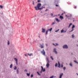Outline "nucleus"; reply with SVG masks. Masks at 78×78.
<instances>
[{"mask_svg":"<svg viewBox=\"0 0 78 78\" xmlns=\"http://www.w3.org/2000/svg\"><path fill=\"white\" fill-rule=\"evenodd\" d=\"M66 17H67V15H66Z\"/></svg>","mask_w":78,"mask_h":78,"instance_id":"nucleus-54","label":"nucleus"},{"mask_svg":"<svg viewBox=\"0 0 78 78\" xmlns=\"http://www.w3.org/2000/svg\"><path fill=\"white\" fill-rule=\"evenodd\" d=\"M72 55V53H71Z\"/></svg>","mask_w":78,"mask_h":78,"instance_id":"nucleus-59","label":"nucleus"},{"mask_svg":"<svg viewBox=\"0 0 78 78\" xmlns=\"http://www.w3.org/2000/svg\"><path fill=\"white\" fill-rule=\"evenodd\" d=\"M48 30H47L46 32V34H48Z\"/></svg>","mask_w":78,"mask_h":78,"instance_id":"nucleus-18","label":"nucleus"},{"mask_svg":"<svg viewBox=\"0 0 78 78\" xmlns=\"http://www.w3.org/2000/svg\"><path fill=\"white\" fill-rule=\"evenodd\" d=\"M27 55L29 56H31V55H32V54L31 53V54H29V53H28Z\"/></svg>","mask_w":78,"mask_h":78,"instance_id":"nucleus-15","label":"nucleus"},{"mask_svg":"<svg viewBox=\"0 0 78 78\" xmlns=\"http://www.w3.org/2000/svg\"><path fill=\"white\" fill-rule=\"evenodd\" d=\"M14 59L16 62H17V58H14Z\"/></svg>","mask_w":78,"mask_h":78,"instance_id":"nucleus-17","label":"nucleus"},{"mask_svg":"<svg viewBox=\"0 0 78 78\" xmlns=\"http://www.w3.org/2000/svg\"><path fill=\"white\" fill-rule=\"evenodd\" d=\"M53 45H54V46H56V45L55 44H53Z\"/></svg>","mask_w":78,"mask_h":78,"instance_id":"nucleus-46","label":"nucleus"},{"mask_svg":"<svg viewBox=\"0 0 78 78\" xmlns=\"http://www.w3.org/2000/svg\"><path fill=\"white\" fill-rule=\"evenodd\" d=\"M59 18L61 19V20H62L63 19V17L62 16H60Z\"/></svg>","mask_w":78,"mask_h":78,"instance_id":"nucleus-13","label":"nucleus"},{"mask_svg":"<svg viewBox=\"0 0 78 78\" xmlns=\"http://www.w3.org/2000/svg\"><path fill=\"white\" fill-rule=\"evenodd\" d=\"M0 8H1L2 9H3V6L2 5H0Z\"/></svg>","mask_w":78,"mask_h":78,"instance_id":"nucleus-21","label":"nucleus"},{"mask_svg":"<svg viewBox=\"0 0 78 78\" xmlns=\"http://www.w3.org/2000/svg\"><path fill=\"white\" fill-rule=\"evenodd\" d=\"M45 69H43V72H45Z\"/></svg>","mask_w":78,"mask_h":78,"instance_id":"nucleus-31","label":"nucleus"},{"mask_svg":"<svg viewBox=\"0 0 78 78\" xmlns=\"http://www.w3.org/2000/svg\"><path fill=\"white\" fill-rule=\"evenodd\" d=\"M63 48H68V46L67 45H65L63 46Z\"/></svg>","mask_w":78,"mask_h":78,"instance_id":"nucleus-4","label":"nucleus"},{"mask_svg":"<svg viewBox=\"0 0 78 78\" xmlns=\"http://www.w3.org/2000/svg\"><path fill=\"white\" fill-rule=\"evenodd\" d=\"M47 10H48V9H46L45 11H47Z\"/></svg>","mask_w":78,"mask_h":78,"instance_id":"nucleus-52","label":"nucleus"},{"mask_svg":"<svg viewBox=\"0 0 78 78\" xmlns=\"http://www.w3.org/2000/svg\"><path fill=\"white\" fill-rule=\"evenodd\" d=\"M73 22H74V20H73Z\"/></svg>","mask_w":78,"mask_h":78,"instance_id":"nucleus-58","label":"nucleus"},{"mask_svg":"<svg viewBox=\"0 0 78 78\" xmlns=\"http://www.w3.org/2000/svg\"><path fill=\"white\" fill-rule=\"evenodd\" d=\"M16 65H18V64L17 63V62H16Z\"/></svg>","mask_w":78,"mask_h":78,"instance_id":"nucleus-42","label":"nucleus"},{"mask_svg":"<svg viewBox=\"0 0 78 78\" xmlns=\"http://www.w3.org/2000/svg\"><path fill=\"white\" fill-rule=\"evenodd\" d=\"M59 30V29H58L57 30H55V32H58V31Z\"/></svg>","mask_w":78,"mask_h":78,"instance_id":"nucleus-32","label":"nucleus"},{"mask_svg":"<svg viewBox=\"0 0 78 78\" xmlns=\"http://www.w3.org/2000/svg\"><path fill=\"white\" fill-rule=\"evenodd\" d=\"M51 16H53V13H51Z\"/></svg>","mask_w":78,"mask_h":78,"instance_id":"nucleus-51","label":"nucleus"},{"mask_svg":"<svg viewBox=\"0 0 78 78\" xmlns=\"http://www.w3.org/2000/svg\"><path fill=\"white\" fill-rule=\"evenodd\" d=\"M24 72H27V69H25L24 70Z\"/></svg>","mask_w":78,"mask_h":78,"instance_id":"nucleus-37","label":"nucleus"},{"mask_svg":"<svg viewBox=\"0 0 78 78\" xmlns=\"http://www.w3.org/2000/svg\"><path fill=\"white\" fill-rule=\"evenodd\" d=\"M55 6H58V5H56Z\"/></svg>","mask_w":78,"mask_h":78,"instance_id":"nucleus-50","label":"nucleus"},{"mask_svg":"<svg viewBox=\"0 0 78 78\" xmlns=\"http://www.w3.org/2000/svg\"><path fill=\"white\" fill-rule=\"evenodd\" d=\"M55 23H52L51 24V25H54V24H55Z\"/></svg>","mask_w":78,"mask_h":78,"instance_id":"nucleus-29","label":"nucleus"},{"mask_svg":"<svg viewBox=\"0 0 78 78\" xmlns=\"http://www.w3.org/2000/svg\"><path fill=\"white\" fill-rule=\"evenodd\" d=\"M14 70H16V69H17V67H16V66H15L14 67Z\"/></svg>","mask_w":78,"mask_h":78,"instance_id":"nucleus-20","label":"nucleus"},{"mask_svg":"<svg viewBox=\"0 0 78 78\" xmlns=\"http://www.w3.org/2000/svg\"><path fill=\"white\" fill-rule=\"evenodd\" d=\"M62 75H63V73H62V74H60V76L59 78H62Z\"/></svg>","mask_w":78,"mask_h":78,"instance_id":"nucleus-11","label":"nucleus"},{"mask_svg":"<svg viewBox=\"0 0 78 78\" xmlns=\"http://www.w3.org/2000/svg\"><path fill=\"white\" fill-rule=\"evenodd\" d=\"M72 25V23H70L69 24V26L68 27V28H70V26H71V25Z\"/></svg>","mask_w":78,"mask_h":78,"instance_id":"nucleus-19","label":"nucleus"},{"mask_svg":"<svg viewBox=\"0 0 78 78\" xmlns=\"http://www.w3.org/2000/svg\"><path fill=\"white\" fill-rule=\"evenodd\" d=\"M69 65H70V66H72V64L71 63H70V64H69Z\"/></svg>","mask_w":78,"mask_h":78,"instance_id":"nucleus-36","label":"nucleus"},{"mask_svg":"<svg viewBox=\"0 0 78 78\" xmlns=\"http://www.w3.org/2000/svg\"><path fill=\"white\" fill-rule=\"evenodd\" d=\"M55 20H56V21H57V22H59V20H58V19L57 18H56L55 19Z\"/></svg>","mask_w":78,"mask_h":78,"instance_id":"nucleus-14","label":"nucleus"},{"mask_svg":"<svg viewBox=\"0 0 78 78\" xmlns=\"http://www.w3.org/2000/svg\"><path fill=\"white\" fill-rule=\"evenodd\" d=\"M58 16H59V14H58Z\"/></svg>","mask_w":78,"mask_h":78,"instance_id":"nucleus-57","label":"nucleus"},{"mask_svg":"<svg viewBox=\"0 0 78 78\" xmlns=\"http://www.w3.org/2000/svg\"><path fill=\"white\" fill-rule=\"evenodd\" d=\"M33 74H32V75H31V77H33Z\"/></svg>","mask_w":78,"mask_h":78,"instance_id":"nucleus-40","label":"nucleus"},{"mask_svg":"<svg viewBox=\"0 0 78 78\" xmlns=\"http://www.w3.org/2000/svg\"><path fill=\"white\" fill-rule=\"evenodd\" d=\"M76 74L77 75H78V74L77 73H76Z\"/></svg>","mask_w":78,"mask_h":78,"instance_id":"nucleus-53","label":"nucleus"},{"mask_svg":"<svg viewBox=\"0 0 78 78\" xmlns=\"http://www.w3.org/2000/svg\"><path fill=\"white\" fill-rule=\"evenodd\" d=\"M55 44H56V45H57V46L58 45V43H56Z\"/></svg>","mask_w":78,"mask_h":78,"instance_id":"nucleus-44","label":"nucleus"},{"mask_svg":"<svg viewBox=\"0 0 78 78\" xmlns=\"http://www.w3.org/2000/svg\"><path fill=\"white\" fill-rule=\"evenodd\" d=\"M64 13H65V12L64 13H63L62 14V15H63V14H64Z\"/></svg>","mask_w":78,"mask_h":78,"instance_id":"nucleus-47","label":"nucleus"},{"mask_svg":"<svg viewBox=\"0 0 78 78\" xmlns=\"http://www.w3.org/2000/svg\"><path fill=\"white\" fill-rule=\"evenodd\" d=\"M42 33H45V29L42 28Z\"/></svg>","mask_w":78,"mask_h":78,"instance_id":"nucleus-7","label":"nucleus"},{"mask_svg":"<svg viewBox=\"0 0 78 78\" xmlns=\"http://www.w3.org/2000/svg\"><path fill=\"white\" fill-rule=\"evenodd\" d=\"M43 71V70H41L40 71V73H42V72Z\"/></svg>","mask_w":78,"mask_h":78,"instance_id":"nucleus-48","label":"nucleus"},{"mask_svg":"<svg viewBox=\"0 0 78 78\" xmlns=\"http://www.w3.org/2000/svg\"><path fill=\"white\" fill-rule=\"evenodd\" d=\"M66 67H64L63 68V70H66Z\"/></svg>","mask_w":78,"mask_h":78,"instance_id":"nucleus-24","label":"nucleus"},{"mask_svg":"<svg viewBox=\"0 0 78 78\" xmlns=\"http://www.w3.org/2000/svg\"><path fill=\"white\" fill-rule=\"evenodd\" d=\"M58 67H59V68H60V67H61V66H60V63H59V62H58Z\"/></svg>","mask_w":78,"mask_h":78,"instance_id":"nucleus-10","label":"nucleus"},{"mask_svg":"<svg viewBox=\"0 0 78 78\" xmlns=\"http://www.w3.org/2000/svg\"><path fill=\"white\" fill-rule=\"evenodd\" d=\"M46 45H47V44H46Z\"/></svg>","mask_w":78,"mask_h":78,"instance_id":"nucleus-56","label":"nucleus"},{"mask_svg":"<svg viewBox=\"0 0 78 78\" xmlns=\"http://www.w3.org/2000/svg\"><path fill=\"white\" fill-rule=\"evenodd\" d=\"M27 76H30V73L29 74L27 73Z\"/></svg>","mask_w":78,"mask_h":78,"instance_id":"nucleus-30","label":"nucleus"},{"mask_svg":"<svg viewBox=\"0 0 78 78\" xmlns=\"http://www.w3.org/2000/svg\"><path fill=\"white\" fill-rule=\"evenodd\" d=\"M74 62H75L76 63V64H78V62H76V61H74Z\"/></svg>","mask_w":78,"mask_h":78,"instance_id":"nucleus-26","label":"nucleus"},{"mask_svg":"<svg viewBox=\"0 0 78 78\" xmlns=\"http://www.w3.org/2000/svg\"><path fill=\"white\" fill-rule=\"evenodd\" d=\"M41 69H41V70H43V67H42V66H41Z\"/></svg>","mask_w":78,"mask_h":78,"instance_id":"nucleus-34","label":"nucleus"},{"mask_svg":"<svg viewBox=\"0 0 78 78\" xmlns=\"http://www.w3.org/2000/svg\"><path fill=\"white\" fill-rule=\"evenodd\" d=\"M41 2V1H40V0H37V2Z\"/></svg>","mask_w":78,"mask_h":78,"instance_id":"nucleus-39","label":"nucleus"},{"mask_svg":"<svg viewBox=\"0 0 78 78\" xmlns=\"http://www.w3.org/2000/svg\"><path fill=\"white\" fill-rule=\"evenodd\" d=\"M57 66H58V64H57V63H56L55 65V67H57Z\"/></svg>","mask_w":78,"mask_h":78,"instance_id":"nucleus-28","label":"nucleus"},{"mask_svg":"<svg viewBox=\"0 0 78 78\" xmlns=\"http://www.w3.org/2000/svg\"><path fill=\"white\" fill-rule=\"evenodd\" d=\"M46 60H47V62H50V61H49V60H48V58L47 57L46 58Z\"/></svg>","mask_w":78,"mask_h":78,"instance_id":"nucleus-12","label":"nucleus"},{"mask_svg":"<svg viewBox=\"0 0 78 78\" xmlns=\"http://www.w3.org/2000/svg\"><path fill=\"white\" fill-rule=\"evenodd\" d=\"M16 72H17V73H18V74L19 73V70L17 69Z\"/></svg>","mask_w":78,"mask_h":78,"instance_id":"nucleus-23","label":"nucleus"},{"mask_svg":"<svg viewBox=\"0 0 78 78\" xmlns=\"http://www.w3.org/2000/svg\"><path fill=\"white\" fill-rule=\"evenodd\" d=\"M66 32H67V30H66L65 31H64V30L63 29L61 30V33H66Z\"/></svg>","mask_w":78,"mask_h":78,"instance_id":"nucleus-6","label":"nucleus"},{"mask_svg":"<svg viewBox=\"0 0 78 78\" xmlns=\"http://www.w3.org/2000/svg\"><path fill=\"white\" fill-rule=\"evenodd\" d=\"M53 76H51L50 77V78H53Z\"/></svg>","mask_w":78,"mask_h":78,"instance_id":"nucleus-45","label":"nucleus"},{"mask_svg":"<svg viewBox=\"0 0 78 78\" xmlns=\"http://www.w3.org/2000/svg\"><path fill=\"white\" fill-rule=\"evenodd\" d=\"M33 5H34V1H33Z\"/></svg>","mask_w":78,"mask_h":78,"instance_id":"nucleus-38","label":"nucleus"},{"mask_svg":"<svg viewBox=\"0 0 78 78\" xmlns=\"http://www.w3.org/2000/svg\"><path fill=\"white\" fill-rule=\"evenodd\" d=\"M37 74H38L39 75H41V74H39V72H37Z\"/></svg>","mask_w":78,"mask_h":78,"instance_id":"nucleus-35","label":"nucleus"},{"mask_svg":"<svg viewBox=\"0 0 78 78\" xmlns=\"http://www.w3.org/2000/svg\"><path fill=\"white\" fill-rule=\"evenodd\" d=\"M51 59H52V60H53V57L51 56Z\"/></svg>","mask_w":78,"mask_h":78,"instance_id":"nucleus-25","label":"nucleus"},{"mask_svg":"<svg viewBox=\"0 0 78 78\" xmlns=\"http://www.w3.org/2000/svg\"><path fill=\"white\" fill-rule=\"evenodd\" d=\"M53 52L55 53V54H57V51H56V48H55L54 49Z\"/></svg>","mask_w":78,"mask_h":78,"instance_id":"nucleus-9","label":"nucleus"},{"mask_svg":"<svg viewBox=\"0 0 78 78\" xmlns=\"http://www.w3.org/2000/svg\"><path fill=\"white\" fill-rule=\"evenodd\" d=\"M24 55L25 56H27V54H25Z\"/></svg>","mask_w":78,"mask_h":78,"instance_id":"nucleus-49","label":"nucleus"},{"mask_svg":"<svg viewBox=\"0 0 78 78\" xmlns=\"http://www.w3.org/2000/svg\"><path fill=\"white\" fill-rule=\"evenodd\" d=\"M41 6V4L38 3L37 5V6H35L34 7L36 10H41L43 9V6L41 8H40Z\"/></svg>","mask_w":78,"mask_h":78,"instance_id":"nucleus-1","label":"nucleus"},{"mask_svg":"<svg viewBox=\"0 0 78 78\" xmlns=\"http://www.w3.org/2000/svg\"><path fill=\"white\" fill-rule=\"evenodd\" d=\"M41 53H42L43 55H45V52L44 51V49H43V51H42L41 52Z\"/></svg>","mask_w":78,"mask_h":78,"instance_id":"nucleus-3","label":"nucleus"},{"mask_svg":"<svg viewBox=\"0 0 78 78\" xmlns=\"http://www.w3.org/2000/svg\"><path fill=\"white\" fill-rule=\"evenodd\" d=\"M75 26L74 25H73V26L72 27V30L71 31H69V33H70L71 32H72L74 30L73 29L74 28H75Z\"/></svg>","mask_w":78,"mask_h":78,"instance_id":"nucleus-2","label":"nucleus"},{"mask_svg":"<svg viewBox=\"0 0 78 78\" xmlns=\"http://www.w3.org/2000/svg\"><path fill=\"white\" fill-rule=\"evenodd\" d=\"M61 67H63V65H62V64L61 65Z\"/></svg>","mask_w":78,"mask_h":78,"instance_id":"nucleus-43","label":"nucleus"},{"mask_svg":"<svg viewBox=\"0 0 78 78\" xmlns=\"http://www.w3.org/2000/svg\"><path fill=\"white\" fill-rule=\"evenodd\" d=\"M12 64H11L10 66V68H12Z\"/></svg>","mask_w":78,"mask_h":78,"instance_id":"nucleus-22","label":"nucleus"},{"mask_svg":"<svg viewBox=\"0 0 78 78\" xmlns=\"http://www.w3.org/2000/svg\"><path fill=\"white\" fill-rule=\"evenodd\" d=\"M43 8H45V7H44Z\"/></svg>","mask_w":78,"mask_h":78,"instance_id":"nucleus-55","label":"nucleus"},{"mask_svg":"<svg viewBox=\"0 0 78 78\" xmlns=\"http://www.w3.org/2000/svg\"><path fill=\"white\" fill-rule=\"evenodd\" d=\"M74 8H75V9H76V6H75L74 7Z\"/></svg>","mask_w":78,"mask_h":78,"instance_id":"nucleus-41","label":"nucleus"},{"mask_svg":"<svg viewBox=\"0 0 78 78\" xmlns=\"http://www.w3.org/2000/svg\"><path fill=\"white\" fill-rule=\"evenodd\" d=\"M47 62V63L46 64L47 67V68H48L49 66H50V64H49V62Z\"/></svg>","mask_w":78,"mask_h":78,"instance_id":"nucleus-5","label":"nucleus"},{"mask_svg":"<svg viewBox=\"0 0 78 78\" xmlns=\"http://www.w3.org/2000/svg\"><path fill=\"white\" fill-rule=\"evenodd\" d=\"M40 47H41V48H44V46L42 45L41 44H40Z\"/></svg>","mask_w":78,"mask_h":78,"instance_id":"nucleus-8","label":"nucleus"},{"mask_svg":"<svg viewBox=\"0 0 78 78\" xmlns=\"http://www.w3.org/2000/svg\"><path fill=\"white\" fill-rule=\"evenodd\" d=\"M48 30V31H51V30H52V28H50V29H49Z\"/></svg>","mask_w":78,"mask_h":78,"instance_id":"nucleus-16","label":"nucleus"},{"mask_svg":"<svg viewBox=\"0 0 78 78\" xmlns=\"http://www.w3.org/2000/svg\"><path fill=\"white\" fill-rule=\"evenodd\" d=\"M72 37L73 38V37H74V35L73 34L72 35Z\"/></svg>","mask_w":78,"mask_h":78,"instance_id":"nucleus-33","label":"nucleus"},{"mask_svg":"<svg viewBox=\"0 0 78 78\" xmlns=\"http://www.w3.org/2000/svg\"><path fill=\"white\" fill-rule=\"evenodd\" d=\"M8 45H9V41H8Z\"/></svg>","mask_w":78,"mask_h":78,"instance_id":"nucleus-27","label":"nucleus"}]
</instances>
